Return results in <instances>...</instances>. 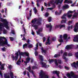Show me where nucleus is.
I'll return each instance as SVG.
<instances>
[{
    "label": "nucleus",
    "instance_id": "1",
    "mask_svg": "<svg viewBox=\"0 0 78 78\" xmlns=\"http://www.w3.org/2000/svg\"><path fill=\"white\" fill-rule=\"evenodd\" d=\"M31 23L33 24L32 26L34 28V29L35 30L38 29V26H40V25H42L41 19H40L37 20L36 18H35L33 20H32Z\"/></svg>",
    "mask_w": 78,
    "mask_h": 78
},
{
    "label": "nucleus",
    "instance_id": "2",
    "mask_svg": "<svg viewBox=\"0 0 78 78\" xmlns=\"http://www.w3.org/2000/svg\"><path fill=\"white\" fill-rule=\"evenodd\" d=\"M19 55L20 56H23V55H25L27 56H28V57H29V53H28L27 52H22L20 53V51H18L17 52L15 53L16 56H14V55L12 56L11 58L13 61H14L15 59L16 61H17L18 59H19Z\"/></svg>",
    "mask_w": 78,
    "mask_h": 78
},
{
    "label": "nucleus",
    "instance_id": "3",
    "mask_svg": "<svg viewBox=\"0 0 78 78\" xmlns=\"http://www.w3.org/2000/svg\"><path fill=\"white\" fill-rule=\"evenodd\" d=\"M7 39L4 37H0V46H4L5 44H7Z\"/></svg>",
    "mask_w": 78,
    "mask_h": 78
},
{
    "label": "nucleus",
    "instance_id": "4",
    "mask_svg": "<svg viewBox=\"0 0 78 78\" xmlns=\"http://www.w3.org/2000/svg\"><path fill=\"white\" fill-rule=\"evenodd\" d=\"M5 22L3 23L0 22V30L2 31V27H5L7 29H9V26H8V22L6 20L4 21Z\"/></svg>",
    "mask_w": 78,
    "mask_h": 78
},
{
    "label": "nucleus",
    "instance_id": "5",
    "mask_svg": "<svg viewBox=\"0 0 78 78\" xmlns=\"http://www.w3.org/2000/svg\"><path fill=\"white\" fill-rule=\"evenodd\" d=\"M55 2L53 0H52L51 1H50V3L51 4V5H53V4H55L56 3V5H58L59 3H60L61 4L62 2H63V1L64 0H55Z\"/></svg>",
    "mask_w": 78,
    "mask_h": 78
},
{
    "label": "nucleus",
    "instance_id": "6",
    "mask_svg": "<svg viewBox=\"0 0 78 78\" xmlns=\"http://www.w3.org/2000/svg\"><path fill=\"white\" fill-rule=\"evenodd\" d=\"M49 63L55 62V63L56 66H58V60L57 59H49L48 60Z\"/></svg>",
    "mask_w": 78,
    "mask_h": 78
},
{
    "label": "nucleus",
    "instance_id": "7",
    "mask_svg": "<svg viewBox=\"0 0 78 78\" xmlns=\"http://www.w3.org/2000/svg\"><path fill=\"white\" fill-rule=\"evenodd\" d=\"M40 64L42 65V67H44L45 69H47L49 67L48 66H47L46 65V63H45L44 62L42 61L40 62Z\"/></svg>",
    "mask_w": 78,
    "mask_h": 78
},
{
    "label": "nucleus",
    "instance_id": "8",
    "mask_svg": "<svg viewBox=\"0 0 78 78\" xmlns=\"http://www.w3.org/2000/svg\"><path fill=\"white\" fill-rule=\"evenodd\" d=\"M67 56V52H66L64 53L62 56L63 59H65L66 62H67V61L68 60V58H67L66 57V56Z\"/></svg>",
    "mask_w": 78,
    "mask_h": 78
},
{
    "label": "nucleus",
    "instance_id": "9",
    "mask_svg": "<svg viewBox=\"0 0 78 78\" xmlns=\"http://www.w3.org/2000/svg\"><path fill=\"white\" fill-rule=\"evenodd\" d=\"M60 73L59 72V71H57L54 70L52 72V73H53V74H56L57 75V76H58V78H60V76L59 75Z\"/></svg>",
    "mask_w": 78,
    "mask_h": 78
},
{
    "label": "nucleus",
    "instance_id": "10",
    "mask_svg": "<svg viewBox=\"0 0 78 78\" xmlns=\"http://www.w3.org/2000/svg\"><path fill=\"white\" fill-rule=\"evenodd\" d=\"M45 74V73L43 72L42 70H41L39 77H41V78H42L43 77V76H44Z\"/></svg>",
    "mask_w": 78,
    "mask_h": 78
},
{
    "label": "nucleus",
    "instance_id": "11",
    "mask_svg": "<svg viewBox=\"0 0 78 78\" xmlns=\"http://www.w3.org/2000/svg\"><path fill=\"white\" fill-rule=\"evenodd\" d=\"M69 6L67 4H66L62 7V9H69Z\"/></svg>",
    "mask_w": 78,
    "mask_h": 78
},
{
    "label": "nucleus",
    "instance_id": "12",
    "mask_svg": "<svg viewBox=\"0 0 78 78\" xmlns=\"http://www.w3.org/2000/svg\"><path fill=\"white\" fill-rule=\"evenodd\" d=\"M46 27L47 28H50V31H51V30H52V26L48 25V24H46Z\"/></svg>",
    "mask_w": 78,
    "mask_h": 78
},
{
    "label": "nucleus",
    "instance_id": "13",
    "mask_svg": "<svg viewBox=\"0 0 78 78\" xmlns=\"http://www.w3.org/2000/svg\"><path fill=\"white\" fill-rule=\"evenodd\" d=\"M47 41V42H46L45 44L46 45H47L48 44V45H50V37H48Z\"/></svg>",
    "mask_w": 78,
    "mask_h": 78
},
{
    "label": "nucleus",
    "instance_id": "14",
    "mask_svg": "<svg viewBox=\"0 0 78 78\" xmlns=\"http://www.w3.org/2000/svg\"><path fill=\"white\" fill-rule=\"evenodd\" d=\"M63 37L64 40H66L67 39V35L66 34H64Z\"/></svg>",
    "mask_w": 78,
    "mask_h": 78
},
{
    "label": "nucleus",
    "instance_id": "15",
    "mask_svg": "<svg viewBox=\"0 0 78 78\" xmlns=\"http://www.w3.org/2000/svg\"><path fill=\"white\" fill-rule=\"evenodd\" d=\"M39 59L41 61H44V59H43V56L42 55H39Z\"/></svg>",
    "mask_w": 78,
    "mask_h": 78
},
{
    "label": "nucleus",
    "instance_id": "16",
    "mask_svg": "<svg viewBox=\"0 0 78 78\" xmlns=\"http://www.w3.org/2000/svg\"><path fill=\"white\" fill-rule=\"evenodd\" d=\"M41 50H42L41 53H46L47 50H44L43 47L41 48Z\"/></svg>",
    "mask_w": 78,
    "mask_h": 78
},
{
    "label": "nucleus",
    "instance_id": "17",
    "mask_svg": "<svg viewBox=\"0 0 78 78\" xmlns=\"http://www.w3.org/2000/svg\"><path fill=\"white\" fill-rule=\"evenodd\" d=\"M2 17V16H0V22H4L6 20V19H3Z\"/></svg>",
    "mask_w": 78,
    "mask_h": 78
},
{
    "label": "nucleus",
    "instance_id": "18",
    "mask_svg": "<svg viewBox=\"0 0 78 78\" xmlns=\"http://www.w3.org/2000/svg\"><path fill=\"white\" fill-rule=\"evenodd\" d=\"M26 69L28 70L30 73H31V66H29L28 67L26 68Z\"/></svg>",
    "mask_w": 78,
    "mask_h": 78
},
{
    "label": "nucleus",
    "instance_id": "19",
    "mask_svg": "<svg viewBox=\"0 0 78 78\" xmlns=\"http://www.w3.org/2000/svg\"><path fill=\"white\" fill-rule=\"evenodd\" d=\"M67 16V15L66 14H64L63 16L62 17V19H65V20H66V16Z\"/></svg>",
    "mask_w": 78,
    "mask_h": 78
},
{
    "label": "nucleus",
    "instance_id": "20",
    "mask_svg": "<svg viewBox=\"0 0 78 78\" xmlns=\"http://www.w3.org/2000/svg\"><path fill=\"white\" fill-rule=\"evenodd\" d=\"M73 41L75 42H78V37H75V39H73Z\"/></svg>",
    "mask_w": 78,
    "mask_h": 78
},
{
    "label": "nucleus",
    "instance_id": "21",
    "mask_svg": "<svg viewBox=\"0 0 78 78\" xmlns=\"http://www.w3.org/2000/svg\"><path fill=\"white\" fill-rule=\"evenodd\" d=\"M39 78H48V76L47 75H45V74L43 76V77H39Z\"/></svg>",
    "mask_w": 78,
    "mask_h": 78
},
{
    "label": "nucleus",
    "instance_id": "22",
    "mask_svg": "<svg viewBox=\"0 0 78 78\" xmlns=\"http://www.w3.org/2000/svg\"><path fill=\"white\" fill-rule=\"evenodd\" d=\"M72 46H69V45H67L66 46V49H67V50H69V49H72Z\"/></svg>",
    "mask_w": 78,
    "mask_h": 78
},
{
    "label": "nucleus",
    "instance_id": "23",
    "mask_svg": "<svg viewBox=\"0 0 78 78\" xmlns=\"http://www.w3.org/2000/svg\"><path fill=\"white\" fill-rule=\"evenodd\" d=\"M66 28V25L63 24V25H60V29H61V28Z\"/></svg>",
    "mask_w": 78,
    "mask_h": 78
},
{
    "label": "nucleus",
    "instance_id": "24",
    "mask_svg": "<svg viewBox=\"0 0 78 78\" xmlns=\"http://www.w3.org/2000/svg\"><path fill=\"white\" fill-rule=\"evenodd\" d=\"M5 64H2L1 65H0L1 67H0V69L1 70H4V65Z\"/></svg>",
    "mask_w": 78,
    "mask_h": 78
},
{
    "label": "nucleus",
    "instance_id": "25",
    "mask_svg": "<svg viewBox=\"0 0 78 78\" xmlns=\"http://www.w3.org/2000/svg\"><path fill=\"white\" fill-rule=\"evenodd\" d=\"M28 45V44L25 43V44H23V48H27V45Z\"/></svg>",
    "mask_w": 78,
    "mask_h": 78
},
{
    "label": "nucleus",
    "instance_id": "26",
    "mask_svg": "<svg viewBox=\"0 0 78 78\" xmlns=\"http://www.w3.org/2000/svg\"><path fill=\"white\" fill-rule=\"evenodd\" d=\"M60 54H55L54 56V58H58V57H60Z\"/></svg>",
    "mask_w": 78,
    "mask_h": 78
},
{
    "label": "nucleus",
    "instance_id": "27",
    "mask_svg": "<svg viewBox=\"0 0 78 78\" xmlns=\"http://www.w3.org/2000/svg\"><path fill=\"white\" fill-rule=\"evenodd\" d=\"M48 20L49 22H51L52 20L51 17V16L49 17L48 19Z\"/></svg>",
    "mask_w": 78,
    "mask_h": 78
},
{
    "label": "nucleus",
    "instance_id": "28",
    "mask_svg": "<svg viewBox=\"0 0 78 78\" xmlns=\"http://www.w3.org/2000/svg\"><path fill=\"white\" fill-rule=\"evenodd\" d=\"M26 62H28L29 63V62H30V58H27L26 59Z\"/></svg>",
    "mask_w": 78,
    "mask_h": 78
},
{
    "label": "nucleus",
    "instance_id": "29",
    "mask_svg": "<svg viewBox=\"0 0 78 78\" xmlns=\"http://www.w3.org/2000/svg\"><path fill=\"white\" fill-rule=\"evenodd\" d=\"M67 20H62L61 21V23H66V21Z\"/></svg>",
    "mask_w": 78,
    "mask_h": 78
},
{
    "label": "nucleus",
    "instance_id": "30",
    "mask_svg": "<svg viewBox=\"0 0 78 78\" xmlns=\"http://www.w3.org/2000/svg\"><path fill=\"white\" fill-rule=\"evenodd\" d=\"M74 31L76 33L78 32V30L77 29V27H75L74 29Z\"/></svg>",
    "mask_w": 78,
    "mask_h": 78
},
{
    "label": "nucleus",
    "instance_id": "31",
    "mask_svg": "<svg viewBox=\"0 0 78 78\" xmlns=\"http://www.w3.org/2000/svg\"><path fill=\"white\" fill-rule=\"evenodd\" d=\"M73 28V26L71 25V26H68L67 27V29H68V31H69V30H70V29H72V28Z\"/></svg>",
    "mask_w": 78,
    "mask_h": 78
},
{
    "label": "nucleus",
    "instance_id": "32",
    "mask_svg": "<svg viewBox=\"0 0 78 78\" xmlns=\"http://www.w3.org/2000/svg\"><path fill=\"white\" fill-rule=\"evenodd\" d=\"M49 16V13L48 12H46L45 13V14L44 15V16L46 17H47Z\"/></svg>",
    "mask_w": 78,
    "mask_h": 78
},
{
    "label": "nucleus",
    "instance_id": "33",
    "mask_svg": "<svg viewBox=\"0 0 78 78\" xmlns=\"http://www.w3.org/2000/svg\"><path fill=\"white\" fill-rule=\"evenodd\" d=\"M62 13V10H61L60 11L59 13H58V12H55V14L58 15V14H61Z\"/></svg>",
    "mask_w": 78,
    "mask_h": 78
},
{
    "label": "nucleus",
    "instance_id": "34",
    "mask_svg": "<svg viewBox=\"0 0 78 78\" xmlns=\"http://www.w3.org/2000/svg\"><path fill=\"white\" fill-rule=\"evenodd\" d=\"M34 13L36 14L37 13V9H36V7H34Z\"/></svg>",
    "mask_w": 78,
    "mask_h": 78
},
{
    "label": "nucleus",
    "instance_id": "35",
    "mask_svg": "<svg viewBox=\"0 0 78 78\" xmlns=\"http://www.w3.org/2000/svg\"><path fill=\"white\" fill-rule=\"evenodd\" d=\"M37 69V66H34L32 67V69H33V70H34V69Z\"/></svg>",
    "mask_w": 78,
    "mask_h": 78
},
{
    "label": "nucleus",
    "instance_id": "36",
    "mask_svg": "<svg viewBox=\"0 0 78 78\" xmlns=\"http://www.w3.org/2000/svg\"><path fill=\"white\" fill-rule=\"evenodd\" d=\"M33 47V44H29L28 46V48H31Z\"/></svg>",
    "mask_w": 78,
    "mask_h": 78
},
{
    "label": "nucleus",
    "instance_id": "37",
    "mask_svg": "<svg viewBox=\"0 0 78 78\" xmlns=\"http://www.w3.org/2000/svg\"><path fill=\"white\" fill-rule=\"evenodd\" d=\"M10 75L11 77H13V73L12 72H11L10 73Z\"/></svg>",
    "mask_w": 78,
    "mask_h": 78
},
{
    "label": "nucleus",
    "instance_id": "38",
    "mask_svg": "<svg viewBox=\"0 0 78 78\" xmlns=\"http://www.w3.org/2000/svg\"><path fill=\"white\" fill-rule=\"evenodd\" d=\"M31 15H32V10H31L29 11V16L30 17L31 16Z\"/></svg>",
    "mask_w": 78,
    "mask_h": 78
},
{
    "label": "nucleus",
    "instance_id": "39",
    "mask_svg": "<svg viewBox=\"0 0 78 78\" xmlns=\"http://www.w3.org/2000/svg\"><path fill=\"white\" fill-rule=\"evenodd\" d=\"M58 42H63L64 41V40H63V39H58Z\"/></svg>",
    "mask_w": 78,
    "mask_h": 78
},
{
    "label": "nucleus",
    "instance_id": "40",
    "mask_svg": "<svg viewBox=\"0 0 78 78\" xmlns=\"http://www.w3.org/2000/svg\"><path fill=\"white\" fill-rule=\"evenodd\" d=\"M43 30V29L42 27L40 28L38 30V31H39L40 32H42V31Z\"/></svg>",
    "mask_w": 78,
    "mask_h": 78
},
{
    "label": "nucleus",
    "instance_id": "41",
    "mask_svg": "<svg viewBox=\"0 0 78 78\" xmlns=\"http://www.w3.org/2000/svg\"><path fill=\"white\" fill-rule=\"evenodd\" d=\"M34 54L36 56H37L38 55V52H37L36 51L34 52Z\"/></svg>",
    "mask_w": 78,
    "mask_h": 78
},
{
    "label": "nucleus",
    "instance_id": "42",
    "mask_svg": "<svg viewBox=\"0 0 78 78\" xmlns=\"http://www.w3.org/2000/svg\"><path fill=\"white\" fill-rule=\"evenodd\" d=\"M4 77L5 78H9V76L5 74L4 75Z\"/></svg>",
    "mask_w": 78,
    "mask_h": 78
},
{
    "label": "nucleus",
    "instance_id": "43",
    "mask_svg": "<svg viewBox=\"0 0 78 78\" xmlns=\"http://www.w3.org/2000/svg\"><path fill=\"white\" fill-rule=\"evenodd\" d=\"M9 38L11 41H13L14 40V38L13 37H10Z\"/></svg>",
    "mask_w": 78,
    "mask_h": 78
},
{
    "label": "nucleus",
    "instance_id": "44",
    "mask_svg": "<svg viewBox=\"0 0 78 78\" xmlns=\"http://www.w3.org/2000/svg\"><path fill=\"white\" fill-rule=\"evenodd\" d=\"M72 21H69L68 23V25L69 26L70 25V24H72Z\"/></svg>",
    "mask_w": 78,
    "mask_h": 78
},
{
    "label": "nucleus",
    "instance_id": "45",
    "mask_svg": "<svg viewBox=\"0 0 78 78\" xmlns=\"http://www.w3.org/2000/svg\"><path fill=\"white\" fill-rule=\"evenodd\" d=\"M58 63H59V64H61L62 63V61L60 60H59V59L58 60Z\"/></svg>",
    "mask_w": 78,
    "mask_h": 78
},
{
    "label": "nucleus",
    "instance_id": "46",
    "mask_svg": "<svg viewBox=\"0 0 78 78\" xmlns=\"http://www.w3.org/2000/svg\"><path fill=\"white\" fill-rule=\"evenodd\" d=\"M76 57L77 59H78V52H76L75 53Z\"/></svg>",
    "mask_w": 78,
    "mask_h": 78
},
{
    "label": "nucleus",
    "instance_id": "47",
    "mask_svg": "<svg viewBox=\"0 0 78 78\" xmlns=\"http://www.w3.org/2000/svg\"><path fill=\"white\" fill-rule=\"evenodd\" d=\"M73 78H78V75H74L73 76Z\"/></svg>",
    "mask_w": 78,
    "mask_h": 78
},
{
    "label": "nucleus",
    "instance_id": "48",
    "mask_svg": "<svg viewBox=\"0 0 78 78\" xmlns=\"http://www.w3.org/2000/svg\"><path fill=\"white\" fill-rule=\"evenodd\" d=\"M37 6L38 7H39V6H40V5L39 4V0H37Z\"/></svg>",
    "mask_w": 78,
    "mask_h": 78
},
{
    "label": "nucleus",
    "instance_id": "49",
    "mask_svg": "<svg viewBox=\"0 0 78 78\" xmlns=\"http://www.w3.org/2000/svg\"><path fill=\"white\" fill-rule=\"evenodd\" d=\"M5 49H6V48L5 47H3L2 48V50L3 51H5Z\"/></svg>",
    "mask_w": 78,
    "mask_h": 78
},
{
    "label": "nucleus",
    "instance_id": "50",
    "mask_svg": "<svg viewBox=\"0 0 78 78\" xmlns=\"http://www.w3.org/2000/svg\"><path fill=\"white\" fill-rule=\"evenodd\" d=\"M43 42H45V41H46V38L45 37H44L43 38Z\"/></svg>",
    "mask_w": 78,
    "mask_h": 78
},
{
    "label": "nucleus",
    "instance_id": "51",
    "mask_svg": "<svg viewBox=\"0 0 78 78\" xmlns=\"http://www.w3.org/2000/svg\"><path fill=\"white\" fill-rule=\"evenodd\" d=\"M73 12L69 10L68 12V14H70V13H73Z\"/></svg>",
    "mask_w": 78,
    "mask_h": 78
},
{
    "label": "nucleus",
    "instance_id": "52",
    "mask_svg": "<svg viewBox=\"0 0 78 78\" xmlns=\"http://www.w3.org/2000/svg\"><path fill=\"white\" fill-rule=\"evenodd\" d=\"M65 69L66 70H69V68L67 66H65Z\"/></svg>",
    "mask_w": 78,
    "mask_h": 78
},
{
    "label": "nucleus",
    "instance_id": "53",
    "mask_svg": "<svg viewBox=\"0 0 78 78\" xmlns=\"http://www.w3.org/2000/svg\"><path fill=\"white\" fill-rule=\"evenodd\" d=\"M23 38L22 39V41H27V39H26L25 37H23Z\"/></svg>",
    "mask_w": 78,
    "mask_h": 78
},
{
    "label": "nucleus",
    "instance_id": "54",
    "mask_svg": "<svg viewBox=\"0 0 78 78\" xmlns=\"http://www.w3.org/2000/svg\"><path fill=\"white\" fill-rule=\"evenodd\" d=\"M72 16V14H70L68 15V18H70Z\"/></svg>",
    "mask_w": 78,
    "mask_h": 78
},
{
    "label": "nucleus",
    "instance_id": "55",
    "mask_svg": "<svg viewBox=\"0 0 78 78\" xmlns=\"http://www.w3.org/2000/svg\"><path fill=\"white\" fill-rule=\"evenodd\" d=\"M78 17V15H73V18H76V17Z\"/></svg>",
    "mask_w": 78,
    "mask_h": 78
},
{
    "label": "nucleus",
    "instance_id": "56",
    "mask_svg": "<svg viewBox=\"0 0 78 78\" xmlns=\"http://www.w3.org/2000/svg\"><path fill=\"white\" fill-rule=\"evenodd\" d=\"M23 73L24 75H26L27 74V71H26V70L24 71L23 72Z\"/></svg>",
    "mask_w": 78,
    "mask_h": 78
},
{
    "label": "nucleus",
    "instance_id": "57",
    "mask_svg": "<svg viewBox=\"0 0 78 78\" xmlns=\"http://www.w3.org/2000/svg\"><path fill=\"white\" fill-rule=\"evenodd\" d=\"M67 3H68V4H69V3L72 4V1L69 0V1H68Z\"/></svg>",
    "mask_w": 78,
    "mask_h": 78
},
{
    "label": "nucleus",
    "instance_id": "58",
    "mask_svg": "<svg viewBox=\"0 0 78 78\" xmlns=\"http://www.w3.org/2000/svg\"><path fill=\"white\" fill-rule=\"evenodd\" d=\"M68 0H65L64 2V3H67L68 4V3L67 2H68Z\"/></svg>",
    "mask_w": 78,
    "mask_h": 78
},
{
    "label": "nucleus",
    "instance_id": "59",
    "mask_svg": "<svg viewBox=\"0 0 78 78\" xmlns=\"http://www.w3.org/2000/svg\"><path fill=\"white\" fill-rule=\"evenodd\" d=\"M52 41H56V38L55 37H53L52 38Z\"/></svg>",
    "mask_w": 78,
    "mask_h": 78
},
{
    "label": "nucleus",
    "instance_id": "60",
    "mask_svg": "<svg viewBox=\"0 0 78 78\" xmlns=\"http://www.w3.org/2000/svg\"><path fill=\"white\" fill-rule=\"evenodd\" d=\"M59 37H60V39H63L62 35H60V36Z\"/></svg>",
    "mask_w": 78,
    "mask_h": 78
},
{
    "label": "nucleus",
    "instance_id": "61",
    "mask_svg": "<svg viewBox=\"0 0 78 78\" xmlns=\"http://www.w3.org/2000/svg\"><path fill=\"white\" fill-rule=\"evenodd\" d=\"M27 74L28 76L29 77V78H30V73H29V72H27Z\"/></svg>",
    "mask_w": 78,
    "mask_h": 78
},
{
    "label": "nucleus",
    "instance_id": "62",
    "mask_svg": "<svg viewBox=\"0 0 78 78\" xmlns=\"http://www.w3.org/2000/svg\"><path fill=\"white\" fill-rule=\"evenodd\" d=\"M6 30H4L3 31V33L4 34H6Z\"/></svg>",
    "mask_w": 78,
    "mask_h": 78
},
{
    "label": "nucleus",
    "instance_id": "63",
    "mask_svg": "<svg viewBox=\"0 0 78 78\" xmlns=\"http://www.w3.org/2000/svg\"><path fill=\"white\" fill-rule=\"evenodd\" d=\"M11 33L12 34H15V32H14V30H12Z\"/></svg>",
    "mask_w": 78,
    "mask_h": 78
},
{
    "label": "nucleus",
    "instance_id": "64",
    "mask_svg": "<svg viewBox=\"0 0 78 78\" xmlns=\"http://www.w3.org/2000/svg\"><path fill=\"white\" fill-rule=\"evenodd\" d=\"M68 56H72V54L71 53H69L68 55Z\"/></svg>",
    "mask_w": 78,
    "mask_h": 78
}]
</instances>
